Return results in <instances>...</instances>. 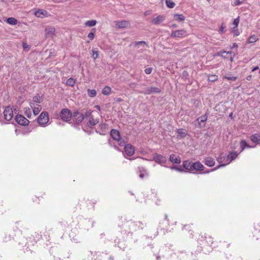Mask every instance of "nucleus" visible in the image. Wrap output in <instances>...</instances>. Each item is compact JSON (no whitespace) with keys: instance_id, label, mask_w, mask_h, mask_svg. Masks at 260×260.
Instances as JSON below:
<instances>
[{"instance_id":"obj_2","label":"nucleus","mask_w":260,"mask_h":260,"mask_svg":"<svg viewBox=\"0 0 260 260\" xmlns=\"http://www.w3.org/2000/svg\"><path fill=\"white\" fill-rule=\"evenodd\" d=\"M126 225L128 226L129 232L142 229L144 226V225L142 222L134 221L128 222Z\"/></svg>"},{"instance_id":"obj_49","label":"nucleus","mask_w":260,"mask_h":260,"mask_svg":"<svg viewBox=\"0 0 260 260\" xmlns=\"http://www.w3.org/2000/svg\"><path fill=\"white\" fill-rule=\"evenodd\" d=\"M25 114L26 116H27L28 117H29L31 115V112L29 108H25V111H24Z\"/></svg>"},{"instance_id":"obj_6","label":"nucleus","mask_w":260,"mask_h":260,"mask_svg":"<svg viewBox=\"0 0 260 260\" xmlns=\"http://www.w3.org/2000/svg\"><path fill=\"white\" fill-rule=\"evenodd\" d=\"M161 90L159 88L156 87H148L142 91L139 92L140 93H143L144 94H151L153 93H160Z\"/></svg>"},{"instance_id":"obj_60","label":"nucleus","mask_w":260,"mask_h":260,"mask_svg":"<svg viewBox=\"0 0 260 260\" xmlns=\"http://www.w3.org/2000/svg\"><path fill=\"white\" fill-rule=\"evenodd\" d=\"M125 158H127V159H129L130 160H134L135 159V157H132V158H128V157H125Z\"/></svg>"},{"instance_id":"obj_31","label":"nucleus","mask_w":260,"mask_h":260,"mask_svg":"<svg viewBox=\"0 0 260 260\" xmlns=\"http://www.w3.org/2000/svg\"><path fill=\"white\" fill-rule=\"evenodd\" d=\"M108 125L106 123H103L100 124L99 128H100V134H103L106 132Z\"/></svg>"},{"instance_id":"obj_28","label":"nucleus","mask_w":260,"mask_h":260,"mask_svg":"<svg viewBox=\"0 0 260 260\" xmlns=\"http://www.w3.org/2000/svg\"><path fill=\"white\" fill-rule=\"evenodd\" d=\"M43 101V98L42 96H40L39 95H36L32 98V102L33 103H37L40 104Z\"/></svg>"},{"instance_id":"obj_9","label":"nucleus","mask_w":260,"mask_h":260,"mask_svg":"<svg viewBox=\"0 0 260 260\" xmlns=\"http://www.w3.org/2000/svg\"><path fill=\"white\" fill-rule=\"evenodd\" d=\"M153 158L156 163L160 165L165 164L167 161L166 158L164 156L157 153H154L153 154Z\"/></svg>"},{"instance_id":"obj_20","label":"nucleus","mask_w":260,"mask_h":260,"mask_svg":"<svg viewBox=\"0 0 260 260\" xmlns=\"http://www.w3.org/2000/svg\"><path fill=\"white\" fill-rule=\"evenodd\" d=\"M207 120V114H205L204 115H203L197 119V121L198 122V125L197 126L199 128H202L203 126H202L201 123L202 122H204L206 121Z\"/></svg>"},{"instance_id":"obj_46","label":"nucleus","mask_w":260,"mask_h":260,"mask_svg":"<svg viewBox=\"0 0 260 260\" xmlns=\"http://www.w3.org/2000/svg\"><path fill=\"white\" fill-rule=\"evenodd\" d=\"M138 169L139 172L140 173H145L146 175H148V173L147 172V171H146V170L144 168H143L142 167H138Z\"/></svg>"},{"instance_id":"obj_22","label":"nucleus","mask_w":260,"mask_h":260,"mask_svg":"<svg viewBox=\"0 0 260 260\" xmlns=\"http://www.w3.org/2000/svg\"><path fill=\"white\" fill-rule=\"evenodd\" d=\"M204 162L209 167H212L215 165V161L214 159L211 157H205L204 159Z\"/></svg>"},{"instance_id":"obj_1","label":"nucleus","mask_w":260,"mask_h":260,"mask_svg":"<svg viewBox=\"0 0 260 260\" xmlns=\"http://www.w3.org/2000/svg\"><path fill=\"white\" fill-rule=\"evenodd\" d=\"M240 154L239 152H237V151H233L230 152L227 156H226V162L225 164H220L217 167L215 168L214 169L211 170V171H215L221 167H224L226 165L229 164L232 160H234L238 155Z\"/></svg>"},{"instance_id":"obj_26","label":"nucleus","mask_w":260,"mask_h":260,"mask_svg":"<svg viewBox=\"0 0 260 260\" xmlns=\"http://www.w3.org/2000/svg\"><path fill=\"white\" fill-rule=\"evenodd\" d=\"M174 19L179 22L183 21L185 17L182 14H175L174 15Z\"/></svg>"},{"instance_id":"obj_44","label":"nucleus","mask_w":260,"mask_h":260,"mask_svg":"<svg viewBox=\"0 0 260 260\" xmlns=\"http://www.w3.org/2000/svg\"><path fill=\"white\" fill-rule=\"evenodd\" d=\"M92 54L91 55V57L93 59H95L99 57V51H95L94 50H92Z\"/></svg>"},{"instance_id":"obj_59","label":"nucleus","mask_w":260,"mask_h":260,"mask_svg":"<svg viewBox=\"0 0 260 260\" xmlns=\"http://www.w3.org/2000/svg\"><path fill=\"white\" fill-rule=\"evenodd\" d=\"M222 53L231 54L232 52L231 51L226 52V51H224L222 52Z\"/></svg>"},{"instance_id":"obj_64","label":"nucleus","mask_w":260,"mask_h":260,"mask_svg":"<svg viewBox=\"0 0 260 260\" xmlns=\"http://www.w3.org/2000/svg\"><path fill=\"white\" fill-rule=\"evenodd\" d=\"M165 219L166 220H168V216H167V214H166V215H165Z\"/></svg>"},{"instance_id":"obj_58","label":"nucleus","mask_w":260,"mask_h":260,"mask_svg":"<svg viewBox=\"0 0 260 260\" xmlns=\"http://www.w3.org/2000/svg\"><path fill=\"white\" fill-rule=\"evenodd\" d=\"M238 45H237L236 43H234V44H233V47H232V48H237V47H238Z\"/></svg>"},{"instance_id":"obj_48","label":"nucleus","mask_w":260,"mask_h":260,"mask_svg":"<svg viewBox=\"0 0 260 260\" xmlns=\"http://www.w3.org/2000/svg\"><path fill=\"white\" fill-rule=\"evenodd\" d=\"M91 111L90 110H87L84 115V117H90L91 116Z\"/></svg>"},{"instance_id":"obj_57","label":"nucleus","mask_w":260,"mask_h":260,"mask_svg":"<svg viewBox=\"0 0 260 260\" xmlns=\"http://www.w3.org/2000/svg\"><path fill=\"white\" fill-rule=\"evenodd\" d=\"M95 108H96L99 111L101 110V108H100V106H99V105H95Z\"/></svg>"},{"instance_id":"obj_3","label":"nucleus","mask_w":260,"mask_h":260,"mask_svg":"<svg viewBox=\"0 0 260 260\" xmlns=\"http://www.w3.org/2000/svg\"><path fill=\"white\" fill-rule=\"evenodd\" d=\"M38 123L40 125H45L49 121L48 114L47 112H43L39 116L38 120Z\"/></svg>"},{"instance_id":"obj_54","label":"nucleus","mask_w":260,"mask_h":260,"mask_svg":"<svg viewBox=\"0 0 260 260\" xmlns=\"http://www.w3.org/2000/svg\"><path fill=\"white\" fill-rule=\"evenodd\" d=\"M146 175L145 173H141L139 174V177L141 178H143Z\"/></svg>"},{"instance_id":"obj_11","label":"nucleus","mask_w":260,"mask_h":260,"mask_svg":"<svg viewBox=\"0 0 260 260\" xmlns=\"http://www.w3.org/2000/svg\"><path fill=\"white\" fill-rule=\"evenodd\" d=\"M55 34V29L53 26H47L45 28L46 38H52Z\"/></svg>"},{"instance_id":"obj_8","label":"nucleus","mask_w":260,"mask_h":260,"mask_svg":"<svg viewBox=\"0 0 260 260\" xmlns=\"http://www.w3.org/2000/svg\"><path fill=\"white\" fill-rule=\"evenodd\" d=\"M4 118L6 120H11L14 117L13 111L10 107H7L4 111Z\"/></svg>"},{"instance_id":"obj_16","label":"nucleus","mask_w":260,"mask_h":260,"mask_svg":"<svg viewBox=\"0 0 260 260\" xmlns=\"http://www.w3.org/2000/svg\"><path fill=\"white\" fill-rule=\"evenodd\" d=\"M110 135L114 140L117 141H119L120 140V133L118 131L114 129H112L111 131Z\"/></svg>"},{"instance_id":"obj_56","label":"nucleus","mask_w":260,"mask_h":260,"mask_svg":"<svg viewBox=\"0 0 260 260\" xmlns=\"http://www.w3.org/2000/svg\"><path fill=\"white\" fill-rule=\"evenodd\" d=\"M258 69V67L256 66V67H254L253 69H252V71L253 72V71H256V70H257Z\"/></svg>"},{"instance_id":"obj_52","label":"nucleus","mask_w":260,"mask_h":260,"mask_svg":"<svg viewBox=\"0 0 260 260\" xmlns=\"http://www.w3.org/2000/svg\"><path fill=\"white\" fill-rule=\"evenodd\" d=\"M137 86V84L135 82H132L129 84V86L131 88H135Z\"/></svg>"},{"instance_id":"obj_38","label":"nucleus","mask_w":260,"mask_h":260,"mask_svg":"<svg viewBox=\"0 0 260 260\" xmlns=\"http://www.w3.org/2000/svg\"><path fill=\"white\" fill-rule=\"evenodd\" d=\"M257 40V37L256 36L253 35L251 36L248 39V42L249 43H252L255 42Z\"/></svg>"},{"instance_id":"obj_53","label":"nucleus","mask_w":260,"mask_h":260,"mask_svg":"<svg viewBox=\"0 0 260 260\" xmlns=\"http://www.w3.org/2000/svg\"><path fill=\"white\" fill-rule=\"evenodd\" d=\"M233 32H234V36H238L240 35V32L238 31V30L237 29V28H235V29H233Z\"/></svg>"},{"instance_id":"obj_34","label":"nucleus","mask_w":260,"mask_h":260,"mask_svg":"<svg viewBox=\"0 0 260 260\" xmlns=\"http://www.w3.org/2000/svg\"><path fill=\"white\" fill-rule=\"evenodd\" d=\"M96 24V21L94 20H91L86 21L85 25L87 26L91 27L94 26Z\"/></svg>"},{"instance_id":"obj_62","label":"nucleus","mask_w":260,"mask_h":260,"mask_svg":"<svg viewBox=\"0 0 260 260\" xmlns=\"http://www.w3.org/2000/svg\"><path fill=\"white\" fill-rule=\"evenodd\" d=\"M231 147V148L232 149H236V146H235L232 145Z\"/></svg>"},{"instance_id":"obj_43","label":"nucleus","mask_w":260,"mask_h":260,"mask_svg":"<svg viewBox=\"0 0 260 260\" xmlns=\"http://www.w3.org/2000/svg\"><path fill=\"white\" fill-rule=\"evenodd\" d=\"M239 17L235 19L233 21V24L235 26L233 28V29H235V28H237V27L239 25Z\"/></svg>"},{"instance_id":"obj_23","label":"nucleus","mask_w":260,"mask_h":260,"mask_svg":"<svg viewBox=\"0 0 260 260\" xmlns=\"http://www.w3.org/2000/svg\"><path fill=\"white\" fill-rule=\"evenodd\" d=\"M133 44L137 49L139 48L140 46H142L143 47H148V45L147 44V43L143 41L135 42L133 43Z\"/></svg>"},{"instance_id":"obj_41","label":"nucleus","mask_w":260,"mask_h":260,"mask_svg":"<svg viewBox=\"0 0 260 260\" xmlns=\"http://www.w3.org/2000/svg\"><path fill=\"white\" fill-rule=\"evenodd\" d=\"M218 79L217 76L215 75H211L208 76V80L209 81L214 82Z\"/></svg>"},{"instance_id":"obj_5","label":"nucleus","mask_w":260,"mask_h":260,"mask_svg":"<svg viewBox=\"0 0 260 260\" xmlns=\"http://www.w3.org/2000/svg\"><path fill=\"white\" fill-rule=\"evenodd\" d=\"M73 121L77 124L80 123L84 119V115L78 111L74 112L72 115Z\"/></svg>"},{"instance_id":"obj_39","label":"nucleus","mask_w":260,"mask_h":260,"mask_svg":"<svg viewBox=\"0 0 260 260\" xmlns=\"http://www.w3.org/2000/svg\"><path fill=\"white\" fill-rule=\"evenodd\" d=\"M224 78L226 79L229 80L235 81L237 78L235 76H232L231 75L228 74L224 76Z\"/></svg>"},{"instance_id":"obj_14","label":"nucleus","mask_w":260,"mask_h":260,"mask_svg":"<svg viewBox=\"0 0 260 260\" xmlns=\"http://www.w3.org/2000/svg\"><path fill=\"white\" fill-rule=\"evenodd\" d=\"M29 105L32 109L33 113L35 115L38 114L42 109L41 106L38 104L36 105L35 103L30 102Z\"/></svg>"},{"instance_id":"obj_25","label":"nucleus","mask_w":260,"mask_h":260,"mask_svg":"<svg viewBox=\"0 0 260 260\" xmlns=\"http://www.w3.org/2000/svg\"><path fill=\"white\" fill-rule=\"evenodd\" d=\"M164 20V17L162 16H158L152 20V22L155 25L160 24Z\"/></svg>"},{"instance_id":"obj_47","label":"nucleus","mask_w":260,"mask_h":260,"mask_svg":"<svg viewBox=\"0 0 260 260\" xmlns=\"http://www.w3.org/2000/svg\"><path fill=\"white\" fill-rule=\"evenodd\" d=\"M171 169L172 170H175L177 171H178L179 172H185V171H184L182 169L180 168H179L178 167H176V166H174V167H172L171 168Z\"/></svg>"},{"instance_id":"obj_35","label":"nucleus","mask_w":260,"mask_h":260,"mask_svg":"<svg viewBox=\"0 0 260 260\" xmlns=\"http://www.w3.org/2000/svg\"><path fill=\"white\" fill-rule=\"evenodd\" d=\"M166 4L169 8H173L175 6V3L171 0H166Z\"/></svg>"},{"instance_id":"obj_13","label":"nucleus","mask_w":260,"mask_h":260,"mask_svg":"<svg viewBox=\"0 0 260 260\" xmlns=\"http://www.w3.org/2000/svg\"><path fill=\"white\" fill-rule=\"evenodd\" d=\"M124 150L126 154L132 156L135 153V148L131 144H127L124 147Z\"/></svg>"},{"instance_id":"obj_21","label":"nucleus","mask_w":260,"mask_h":260,"mask_svg":"<svg viewBox=\"0 0 260 260\" xmlns=\"http://www.w3.org/2000/svg\"><path fill=\"white\" fill-rule=\"evenodd\" d=\"M169 160L173 163L179 164L181 162L180 157L178 156H176L174 154H172L170 156Z\"/></svg>"},{"instance_id":"obj_32","label":"nucleus","mask_w":260,"mask_h":260,"mask_svg":"<svg viewBox=\"0 0 260 260\" xmlns=\"http://www.w3.org/2000/svg\"><path fill=\"white\" fill-rule=\"evenodd\" d=\"M111 91V88L109 86L105 87L102 90V93L104 95H109Z\"/></svg>"},{"instance_id":"obj_30","label":"nucleus","mask_w":260,"mask_h":260,"mask_svg":"<svg viewBox=\"0 0 260 260\" xmlns=\"http://www.w3.org/2000/svg\"><path fill=\"white\" fill-rule=\"evenodd\" d=\"M99 119H94L92 115L91 116H90V117L89 118V123L90 125L91 126L95 125L96 124H98L99 123Z\"/></svg>"},{"instance_id":"obj_45","label":"nucleus","mask_w":260,"mask_h":260,"mask_svg":"<svg viewBox=\"0 0 260 260\" xmlns=\"http://www.w3.org/2000/svg\"><path fill=\"white\" fill-rule=\"evenodd\" d=\"M225 27H226L224 25L223 23H222L221 24V25L220 26L219 32L220 34L224 33L226 31Z\"/></svg>"},{"instance_id":"obj_24","label":"nucleus","mask_w":260,"mask_h":260,"mask_svg":"<svg viewBox=\"0 0 260 260\" xmlns=\"http://www.w3.org/2000/svg\"><path fill=\"white\" fill-rule=\"evenodd\" d=\"M191 165L192 162L186 160L183 162V167L184 169L186 170L187 171H190L191 170Z\"/></svg>"},{"instance_id":"obj_61","label":"nucleus","mask_w":260,"mask_h":260,"mask_svg":"<svg viewBox=\"0 0 260 260\" xmlns=\"http://www.w3.org/2000/svg\"><path fill=\"white\" fill-rule=\"evenodd\" d=\"M251 76H250H250H248L247 77V79L248 80H250L251 79Z\"/></svg>"},{"instance_id":"obj_37","label":"nucleus","mask_w":260,"mask_h":260,"mask_svg":"<svg viewBox=\"0 0 260 260\" xmlns=\"http://www.w3.org/2000/svg\"><path fill=\"white\" fill-rule=\"evenodd\" d=\"M75 83V80L72 78L68 79L66 81V84L68 85L73 86Z\"/></svg>"},{"instance_id":"obj_19","label":"nucleus","mask_w":260,"mask_h":260,"mask_svg":"<svg viewBox=\"0 0 260 260\" xmlns=\"http://www.w3.org/2000/svg\"><path fill=\"white\" fill-rule=\"evenodd\" d=\"M240 146L241 150L239 152V153H241L246 148H252V146H250L247 142L243 139L240 142Z\"/></svg>"},{"instance_id":"obj_12","label":"nucleus","mask_w":260,"mask_h":260,"mask_svg":"<svg viewBox=\"0 0 260 260\" xmlns=\"http://www.w3.org/2000/svg\"><path fill=\"white\" fill-rule=\"evenodd\" d=\"M29 121L25 117L21 115L17 114V124L21 125H27Z\"/></svg>"},{"instance_id":"obj_17","label":"nucleus","mask_w":260,"mask_h":260,"mask_svg":"<svg viewBox=\"0 0 260 260\" xmlns=\"http://www.w3.org/2000/svg\"><path fill=\"white\" fill-rule=\"evenodd\" d=\"M129 22L126 20L118 21L116 22V25L119 28H124L129 25Z\"/></svg>"},{"instance_id":"obj_36","label":"nucleus","mask_w":260,"mask_h":260,"mask_svg":"<svg viewBox=\"0 0 260 260\" xmlns=\"http://www.w3.org/2000/svg\"><path fill=\"white\" fill-rule=\"evenodd\" d=\"M87 94L90 97H94L96 94V91L94 89H88Z\"/></svg>"},{"instance_id":"obj_18","label":"nucleus","mask_w":260,"mask_h":260,"mask_svg":"<svg viewBox=\"0 0 260 260\" xmlns=\"http://www.w3.org/2000/svg\"><path fill=\"white\" fill-rule=\"evenodd\" d=\"M250 140L254 143L260 144V134H254L250 136Z\"/></svg>"},{"instance_id":"obj_4","label":"nucleus","mask_w":260,"mask_h":260,"mask_svg":"<svg viewBox=\"0 0 260 260\" xmlns=\"http://www.w3.org/2000/svg\"><path fill=\"white\" fill-rule=\"evenodd\" d=\"M72 115L70 111L67 108L62 109L59 114L61 119L64 121H69L72 118Z\"/></svg>"},{"instance_id":"obj_63","label":"nucleus","mask_w":260,"mask_h":260,"mask_svg":"<svg viewBox=\"0 0 260 260\" xmlns=\"http://www.w3.org/2000/svg\"><path fill=\"white\" fill-rule=\"evenodd\" d=\"M172 27H177V25L176 24H172Z\"/></svg>"},{"instance_id":"obj_50","label":"nucleus","mask_w":260,"mask_h":260,"mask_svg":"<svg viewBox=\"0 0 260 260\" xmlns=\"http://www.w3.org/2000/svg\"><path fill=\"white\" fill-rule=\"evenodd\" d=\"M145 73L146 74H150L151 73L152 71V68H146L145 70Z\"/></svg>"},{"instance_id":"obj_55","label":"nucleus","mask_w":260,"mask_h":260,"mask_svg":"<svg viewBox=\"0 0 260 260\" xmlns=\"http://www.w3.org/2000/svg\"><path fill=\"white\" fill-rule=\"evenodd\" d=\"M116 101L117 102H120L122 101V100L121 98H117L116 99Z\"/></svg>"},{"instance_id":"obj_7","label":"nucleus","mask_w":260,"mask_h":260,"mask_svg":"<svg viewBox=\"0 0 260 260\" xmlns=\"http://www.w3.org/2000/svg\"><path fill=\"white\" fill-rule=\"evenodd\" d=\"M187 36V32L184 29L173 31L170 35L171 37L182 38Z\"/></svg>"},{"instance_id":"obj_42","label":"nucleus","mask_w":260,"mask_h":260,"mask_svg":"<svg viewBox=\"0 0 260 260\" xmlns=\"http://www.w3.org/2000/svg\"><path fill=\"white\" fill-rule=\"evenodd\" d=\"M22 47L24 51H28L30 48V45L27 44L26 42H23L22 43Z\"/></svg>"},{"instance_id":"obj_33","label":"nucleus","mask_w":260,"mask_h":260,"mask_svg":"<svg viewBox=\"0 0 260 260\" xmlns=\"http://www.w3.org/2000/svg\"><path fill=\"white\" fill-rule=\"evenodd\" d=\"M6 22L9 24L15 25L16 24V19L13 17H10L6 20Z\"/></svg>"},{"instance_id":"obj_29","label":"nucleus","mask_w":260,"mask_h":260,"mask_svg":"<svg viewBox=\"0 0 260 260\" xmlns=\"http://www.w3.org/2000/svg\"><path fill=\"white\" fill-rule=\"evenodd\" d=\"M226 156L223 155L222 154H221L219 157L217 158V160L218 163L222 164V162L225 164L226 162Z\"/></svg>"},{"instance_id":"obj_40","label":"nucleus","mask_w":260,"mask_h":260,"mask_svg":"<svg viewBox=\"0 0 260 260\" xmlns=\"http://www.w3.org/2000/svg\"><path fill=\"white\" fill-rule=\"evenodd\" d=\"M95 31V28H92L91 31L88 34V37L90 40H93L94 38V32Z\"/></svg>"},{"instance_id":"obj_51","label":"nucleus","mask_w":260,"mask_h":260,"mask_svg":"<svg viewBox=\"0 0 260 260\" xmlns=\"http://www.w3.org/2000/svg\"><path fill=\"white\" fill-rule=\"evenodd\" d=\"M242 3L241 1L240 0H236L234 3L233 4V6H236L241 5Z\"/></svg>"},{"instance_id":"obj_27","label":"nucleus","mask_w":260,"mask_h":260,"mask_svg":"<svg viewBox=\"0 0 260 260\" xmlns=\"http://www.w3.org/2000/svg\"><path fill=\"white\" fill-rule=\"evenodd\" d=\"M177 132L181 138L185 137L187 134L186 130L183 128L178 129Z\"/></svg>"},{"instance_id":"obj_15","label":"nucleus","mask_w":260,"mask_h":260,"mask_svg":"<svg viewBox=\"0 0 260 260\" xmlns=\"http://www.w3.org/2000/svg\"><path fill=\"white\" fill-rule=\"evenodd\" d=\"M35 15L37 17L43 18L44 17H48L49 15L47 11L44 10L39 9L36 11Z\"/></svg>"},{"instance_id":"obj_10","label":"nucleus","mask_w":260,"mask_h":260,"mask_svg":"<svg viewBox=\"0 0 260 260\" xmlns=\"http://www.w3.org/2000/svg\"><path fill=\"white\" fill-rule=\"evenodd\" d=\"M204 169V166L199 161L194 162H192L191 168L190 171H203Z\"/></svg>"}]
</instances>
